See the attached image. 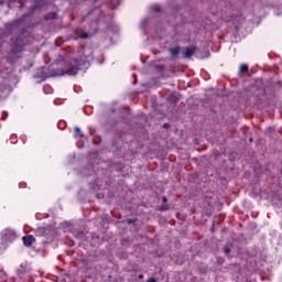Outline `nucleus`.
Masks as SVG:
<instances>
[{"instance_id": "f257e3e1", "label": "nucleus", "mask_w": 282, "mask_h": 282, "mask_svg": "<svg viewBox=\"0 0 282 282\" xmlns=\"http://www.w3.org/2000/svg\"><path fill=\"white\" fill-rule=\"evenodd\" d=\"M83 63L85 62H83L82 59L73 61L66 68L58 69L59 76H65L66 74L68 76H76V74H78V72L83 69L82 67Z\"/></svg>"}, {"instance_id": "f03ea898", "label": "nucleus", "mask_w": 282, "mask_h": 282, "mask_svg": "<svg viewBox=\"0 0 282 282\" xmlns=\"http://www.w3.org/2000/svg\"><path fill=\"white\" fill-rule=\"evenodd\" d=\"M23 47H25V42L23 41V39L18 37L13 42L11 52H12V54H19V52H23Z\"/></svg>"}, {"instance_id": "7ed1b4c3", "label": "nucleus", "mask_w": 282, "mask_h": 282, "mask_svg": "<svg viewBox=\"0 0 282 282\" xmlns=\"http://www.w3.org/2000/svg\"><path fill=\"white\" fill-rule=\"evenodd\" d=\"M195 52H197V46H187L183 51V57L184 58H192L193 55L195 54Z\"/></svg>"}, {"instance_id": "20e7f679", "label": "nucleus", "mask_w": 282, "mask_h": 282, "mask_svg": "<svg viewBox=\"0 0 282 282\" xmlns=\"http://www.w3.org/2000/svg\"><path fill=\"white\" fill-rule=\"evenodd\" d=\"M23 245L26 248H30V246H32L34 243V241H36V238H34V236L30 235V236H24L22 238Z\"/></svg>"}, {"instance_id": "39448f33", "label": "nucleus", "mask_w": 282, "mask_h": 282, "mask_svg": "<svg viewBox=\"0 0 282 282\" xmlns=\"http://www.w3.org/2000/svg\"><path fill=\"white\" fill-rule=\"evenodd\" d=\"M19 25H21V20H15V21L7 24V28L9 30H17V28H19Z\"/></svg>"}, {"instance_id": "423d86ee", "label": "nucleus", "mask_w": 282, "mask_h": 282, "mask_svg": "<svg viewBox=\"0 0 282 282\" xmlns=\"http://www.w3.org/2000/svg\"><path fill=\"white\" fill-rule=\"evenodd\" d=\"M14 3H18V6H20V8H23V2H21V0H9L8 8H10V10H12V8H14Z\"/></svg>"}, {"instance_id": "0eeeda50", "label": "nucleus", "mask_w": 282, "mask_h": 282, "mask_svg": "<svg viewBox=\"0 0 282 282\" xmlns=\"http://www.w3.org/2000/svg\"><path fill=\"white\" fill-rule=\"evenodd\" d=\"M180 50H181L180 46L170 48V54H171L172 58H175L176 56L180 55Z\"/></svg>"}, {"instance_id": "6e6552de", "label": "nucleus", "mask_w": 282, "mask_h": 282, "mask_svg": "<svg viewBox=\"0 0 282 282\" xmlns=\"http://www.w3.org/2000/svg\"><path fill=\"white\" fill-rule=\"evenodd\" d=\"M36 237H44L45 236V228L39 227L35 231Z\"/></svg>"}, {"instance_id": "1a4fd4ad", "label": "nucleus", "mask_w": 282, "mask_h": 282, "mask_svg": "<svg viewBox=\"0 0 282 282\" xmlns=\"http://www.w3.org/2000/svg\"><path fill=\"white\" fill-rule=\"evenodd\" d=\"M45 21H52L54 19H56V12H51V13H47L45 17H44Z\"/></svg>"}, {"instance_id": "9d476101", "label": "nucleus", "mask_w": 282, "mask_h": 282, "mask_svg": "<svg viewBox=\"0 0 282 282\" xmlns=\"http://www.w3.org/2000/svg\"><path fill=\"white\" fill-rule=\"evenodd\" d=\"M248 69H249L248 64H241L239 66V74H246V72H248Z\"/></svg>"}, {"instance_id": "9b49d317", "label": "nucleus", "mask_w": 282, "mask_h": 282, "mask_svg": "<svg viewBox=\"0 0 282 282\" xmlns=\"http://www.w3.org/2000/svg\"><path fill=\"white\" fill-rule=\"evenodd\" d=\"M220 15H221L223 21H225L226 23L232 21L231 15H226V13H224V12H221Z\"/></svg>"}, {"instance_id": "f8f14e48", "label": "nucleus", "mask_w": 282, "mask_h": 282, "mask_svg": "<svg viewBox=\"0 0 282 282\" xmlns=\"http://www.w3.org/2000/svg\"><path fill=\"white\" fill-rule=\"evenodd\" d=\"M75 138H85V134L80 131V128H75Z\"/></svg>"}, {"instance_id": "ddd939ff", "label": "nucleus", "mask_w": 282, "mask_h": 282, "mask_svg": "<svg viewBox=\"0 0 282 282\" xmlns=\"http://www.w3.org/2000/svg\"><path fill=\"white\" fill-rule=\"evenodd\" d=\"M151 10H152L153 12H160V10H162V7H161L160 4H153V6L151 7Z\"/></svg>"}, {"instance_id": "4468645a", "label": "nucleus", "mask_w": 282, "mask_h": 282, "mask_svg": "<svg viewBox=\"0 0 282 282\" xmlns=\"http://www.w3.org/2000/svg\"><path fill=\"white\" fill-rule=\"evenodd\" d=\"M159 210H160L161 213H164V212L169 210V205H166V204L161 205V206L159 207Z\"/></svg>"}, {"instance_id": "2eb2a0df", "label": "nucleus", "mask_w": 282, "mask_h": 282, "mask_svg": "<svg viewBox=\"0 0 282 282\" xmlns=\"http://www.w3.org/2000/svg\"><path fill=\"white\" fill-rule=\"evenodd\" d=\"M223 250H224V252H225V254H230V246H225L224 248H223Z\"/></svg>"}, {"instance_id": "dca6fc26", "label": "nucleus", "mask_w": 282, "mask_h": 282, "mask_svg": "<svg viewBox=\"0 0 282 282\" xmlns=\"http://www.w3.org/2000/svg\"><path fill=\"white\" fill-rule=\"evenodd\" d=\"M80 39H89V34L87 32H82Z\"/></svg>"}, {"instance_id": "f3484780", "label": "nucleus", "mask_w": 282, "mask_h": 282, "mask_svg": "<svg viewBox=\"0 0 282 282\" xmlns=\"http://www.w3.org/2000/svg\"><path fill=\"white\" fill-rule=\"evenodd\" d=\"M170 100H171L172 102H177V97H175V96H170Z\"/></svg>"}, {"instance_id": "a211bd4d", "label": "nucleus", "mask_w": 282, "mask_h": 282, "mask_svg": "<svg viewBox=\"0 0 282 282\" xmlns=\"http://www.w3.org/2000/svg\"><path fill=\"white\" fill-rule=\"evenodd\" d=\"M162 202L163 204H166V202H169V198H166V196H162Z\"/></svg>"}, {"instance_id": "6ab92c4d", "label": "nucleus", "mask_w": 282, "mask_h": 282, "mask_svg": "<svg viewBox=\"0 0 282 282\" xmlns=\"http://www.w3.org/2000/svg\"><path fill=\"white\" fill-rule=\"evenodd\" d=\"M147 282H158V280H155V278H150Z\"/></svg>"}, {"instance_id": "aec40b11", "label": "nucleus", "mask_w": 282, "mask_h": 282, "mask_svg": "<svg viewBox=\"0 0 282 282\" xmlns=\"http://www.w3.org/2000/svg\"><path fill=\"white\" fill-rule=\"evenodd\" d=\"M158 69L164 70V65L156 66Z\"/></svg>"}, {"instance_id": "412c9836", "label": "nucleus", "mask_w": 282, "mask_h": 282, "mask_svg": "<svg viewBox=\"0 0 282 282\" xmlns=\"http://www.w3.org/2000/svg\"><path fill=\"white\" fill-rule=\"evenodd\" d=\"M164 129H169V123L163 124Z\"/></svg>"}, {"instance_id": "4be33fe9", "label": "nucleus", "mask_w": 282, "mask_h": 282, "mask_svg": "<svg viewBox=\"0 0 282 282\" xmlns=\"http://www.w3.org/2000/svg\"><path fill=\"white\" fill-rule=\"evenodd\" d=\"M138 279H144V275L143 274H139Z\"/></svg>"}, {"instance_id": "5701e85b", "label": "nucleus", "mask_w": 282, "mask_h": 282, "mask_svg": "<svg viewBox=\"0 0 282 282\" xmlns=\"http://www.w3.org/2000/svg\"><path fill=\"white\" fill-rule=\"evenodd\" d=\"M128 224H133V220L132 219L128 220Z\"/></svg>"}]
</instances>
